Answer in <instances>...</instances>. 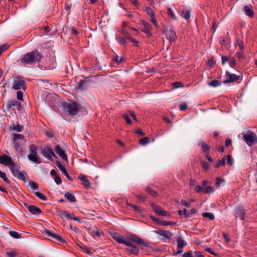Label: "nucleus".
Returning a JSON list of instances; mask_svg holds the SVG:
<instances>
[{"label": "nucleus", "instance_id": "f257e3e1", "mask_svg": "<svg viewBox=\"0 0 257 257\" xmlns=\"http://www.w3.org/2000/svg\"><path fill=\"white\" fill-rule=\"evenodd\" d=\"M0 164L8 166L15 177L20 180L26 181V179L28 178L27 174L24 171H21L10 156L7 155H0Z\"/></svg>", "mask_w": 257, "mask_h": 257}, {"label": "nucleus", "instance_id": "f03ea898", "mask_svg": "<svg viewBox=\"0 0 257 257\" xmlns=\"http://www.w3.org/2000/svg\"><path fill=\"white\" fill-rule=\"evenodd\" d=\"M42 54L38 50H35L27 53L21 59V62L25 65H32L41 61Z\"/></svg>", "mask_w": 257, "mask_h": 257}, {"label": "nucleus", "instance_id": "7ed1b4c3", "mask_svg": "<svg viewBox=\"0 0 257 257\" xmlns=\"http://www.w3.org/2000/svg\"><path fill=\"white\" fill-rule=\"evenodd\" d=\"M63 107L64 110L67 111L69 115L74 116L77 114L81 108V105L77 102L71 101L64 103Z\"/></svg>", "mask_w": 257, "mask_h": 257}, {"label": "nucleus", "instance_id": "20e7f679", "mask_svg": "<svg viewBox=\"0 0 257 257\" xmlns=\"http://www.w3.org/2000/svg\"><path fill=\"white\" fill-rule=\"evenodd\" d=\"M13 141L15 145L16 150L18 152L22 153L23 149L21 146L25 145L26 143V140L24 136L19 134H14Z\"/></svg>", "mask_w": 257, "mask_h": 257}, {"label": "nucleus", "instance_id": "39448f33", "mask_svg": "<svg viewBox=\"0 0 257 257\" xmlns=\"http://www.w3.org/2000/svg\"><path fill=\"white\" fill-rule=\"evenodd\" d=\"M243 139L249 146H252L257 143V136L253 132L245 134L243 136Z\"/></svg>", "mask_w": 257, "mask_h": 257}, {"label": "nucleus", "instance_id": "423d86ee", "mask_svg": "<svg viewBox=\"0 0 257 257\" xmlns=\"http://www.w3.org/2000/svg\"><path fill=\"white\" fill-rule=\"evenodd\" d=\"M26 83L23 77H17L13 82V88L15 90L23 89L25 90L26 89Z\"/></svg>", "mask_w": 257, "mask_h": 257}, {"label": "nucleus", "instance_id": "0eeeda50", "mask_svg": "<svg viewBox=\"0 0 257 257\" xmlns=\"http://www.w3.org/2000/svg\"><path fill=\"white\" fill-rule=\"evenodd\" d=\"M154 232L159 235L162 236L163 237L160 239L164 242H169L173 236V234L169 230H165L163 229L156 230Z\"/></svg>", "mask_w": 257, "mask_h": 257}, {"label": "nucleus", "instance_id": "6e6552de", "mask_svg": "<svg viewBox=\"0 0 257 257\" xmlns=\"http://www.w3.org/2000/svg\"><path fill=\"white\" fill-rule=\"evenodd\" d=\"M42 155L47 159L52 161V157L58 159V157L54 154L52 149L46 146L41 149Z\"/></svg>", "mask_w": 257, "mask_h": 257}, {"label": "nucleus", "instance_id": "1a4fd4ad", "mask_svg": "<svg viewBox=\"0 0 257 257\" xmlns=\"http://www.w3.org/2000/svg\"><path fill=\"white\" fill-rule=\"evenodd\" d=\"M15 106L17 107L18 110L22 108L21 103L16 100H9L6 104V108L8 111L13 110L15 109Z\"/></svg>", "mask_w": 257, "mask_h": 257}, {"label": "nucleus", "instance_id": "9d476101", "mask_svg": "<svg viewBox=\"0 0 257 257\" xmlns=\"http://www.w3.org/2000/svg\"><path fill=\"white\" fill-rule=\"evenodd\" d=\"M226 79L223 81L224 84L234 83L238 81L239 79V76L230 72L226 71L225 73Z\"/></svg>", "mask_w": 257, "mask_h": 257}, {"label": "nucleus", "instance_id": "9b49d317", "mask_svg": "<svg viewBox=\"0 0 257 257\" xmlns=\"http://www.w3.org/2000/svg\"><path fill=\"white\" fill-rule=\"evenodd\" d=\"M44 233L47 236L52 237L56 241H59L61 243L65 242V239L63 238L59 234L54 232L53 231L50 230L48 229H45L44 230Z\"/></svg>", "mask_w": 257, "mask_h": 257}, {"label": "nucleus", "instance_id": "f8f14e48", "mask_svg": "<svg viewBox=\"0 0 257 257\" xmlns=\"http://www.w3.org/2000/svg\"><path fill=\"white\" fill-rule=\"evenodd\" d=\"M151 206L155 212L160 216H168L170 215L169 212L163 210L161 207L155 204L152 203Z\"/></svg>", "mask_w": 257, "mask_h": 257}, {"label": "nucleus", "instance_id": "ddd939ff", "mask_svg": "<svg viewBox=\"0 0 257 257\" xmlns=\"http://www.w3.org/2000/svg\"><path fill=\"white\" fill-rule=\"evenodd\" d=\"M151 206L155 212L160 216H168L170 215L169 212L163 210L161 207L155 204L152 203Z\"/></svg>", "mask_w": 257, "mask_h": 257}, {"label": "nucleus", "instance_id": "4468645a", "mask_svg": "<svg viewBox=\"0 0 257 257\" xmlns=\"http://www.w3.org/2000/svg\"><path fill=\"white\" fill-rule=\"evenodd\" d=\"M166 38L169 40L170 42L175 41L176 39L175 32L172 28H167L164 31Z\"/></svg>", "mask_w": 257, "mask_h": 257}, {"label": "nucleus", "instance_id": "2eb2a0df", "mask_svg": "<svg viewBox=\"0 0 257 257\" xmlns=\"http://www.w3.org/2000/svg\"><path fill=\"white\" fill-rule=\"evenodd\" d=\"M234 212L236 217H239V218L243 220L244 219V216L246 212L243 206H238L234 209Z\"/></svg>", "mask_w": 257, "mask_h": 257}, {"label": "nucleus", "instance_id": "dca6fc26", "mask_svg": "<svg viewBox=\"0 0 257 257\" xmlns=\"http://www.w3.org/2000/svg\"><path fill=\"white\" fill-rule=\"evenodd\" d=\"M60 216L61 217L65 216L67 218L77 221L79 223L82 222V220L79 218L75 217L73 213H69L66 211H61Z\"/></svg>", "mask_w": 257, "mask_h": 257}, {"label": "nucleus", "instance_id": "f3484780", "mask_svg": "<svg viewBox=\"0 0 257 257\" xmlns=\"http://www.w3.org/2000/svg\"><path fill=\"white\" fill-rule=\"evenodd\" d=\"M24 205H25V207L28 209V211L30 212H31L32 214H39L42 212L41 209L35 205H29L27 203H25L24 204Z\"/></svg>", "mask_w": 257, "mask_h": 257}, {"label": "nucleus", "instance_id": "a211bd4d", "mask_svg": "<svg viewBox=\"0 0 257 257\" xmlns=\"http://www.w3.org/2000/svg\"><path fill=\"white\" fill-rule=\"evenodd\" d=\"M141 24V26H143L142 31L145 33L148 36H151L152 35L151 33V30L152 29L151 26L145 21H142Z\"/></svg>", "mask_w": 257, "mask_h": 257}, {"label": "nucleus", "instance_id": "6ab92c4d", "mask_svg": "<svg viewBox=\"0 0 257 257\" xmlns=\"http://www.w3.org/2000/svg\"><path fill=\"white\" fill-rule=\"evenodd\" d=\"M131 240L139 244H142L145 247H149V244L147 242L145 241L143 239L137 235H134L131 236Z\"/></svg>", "mask_w": 257, "mask_h": 257}, {"label": "nucleus", "instance_id": "aec40b11", "mask_svg": "<svg viewBox=\"0 0 257 257\" xmlns=\"http://www.w3.org/2000/svg\"><path fill=\"white\" fill-rule=\"evenodd\" d=\"M243 11L246 16L251 18H253L254 16V13L252 9V6L250 5L245 6L243 8Z\"/></svg>", "mask_w": 257, "mask_h": 257}, {"label": "nucleus", "instance_id": "412c9836", "mask_svg": "<svg viewBox=\"0 0 257 257\" xmlns=\"http://www.w3.org/2000/svg\"><path fill=\"white\" fill-rule=\"evenodd\" d=\"M55 151L60 156V158H61L63 160L67 161V156L64 150H62L59 145H57L55 147Z\"/></svg>", "mask_w": 257, "mask_h": 257}, {"label": "nucleus", "instance_id": "4be33fe9", "mask_svg": "<svg viewBox=\"0 0 257 257\" xmlns=\"http://www.w3.org/2000/svg\"><path fill=\"white\" fill-rule=\"evenodd\" d=\"M56 164L57 166L59 168V169L61 171V172L63 173V174L70 181H72V178L68 174L66 168L62 164L60 161H57L56 162Z\"/></svg>", "mask_w": 257, "mask_h": 257}, {"label": "nucleus", "instance_id": "5701e85b", "mask_svg": "<svg viewBox=\"0 0 257 257\" xmlns=\"http://www.w3.org/2000/svg\"><path fill=\"white\" fill-rule=\"evenodd\" d=\"M78 178L82 181V185L85 188L88 189L90 187V183L85 175H80L78 176Z\"/></svg>", "mask_w": 257, "mask_h": 257}, {"label": "nucleus", "instance_id": "b1692460", "mask_svg": "<svg viewBox=\"0 0 257 257\" xmlns=\"http://www.w3.org/2000/svg\"><path fill=\"white\" fill-rule=\"evenodd\" d=\"M28 158L29 160L36 164H40L41 163V161L39 158L38 154L35 155L29 154Z\"/></svg>", "mask_w": 257, "mask_h": 257}, {"label": "nucleus", "instance_id": "393cba45", "mask_svg": "<svg viewBox=\"0 0 257 257\" xmlns=\"http://www.w3.org/2000/svg\"><path fill=\"white\" fill-rule=\"evenodd\" d=\"M126 251L131 254L137 255L139 252V248L137 246L134 245L131 247L126 248Z\"/></svg>", "mask_w": 257, "mask_h": 257}, {"label": "nucleus", "instance_id": "a878e982", "mask_svg": "<svg viewBox=\"0 0 257 257\" xmlns=\"http://www.w3.org/2000/svg\"><path fill=\"white\" fill-rule=\"evenodd\" d=\"M199 145L201 147L203 152L205 153L209 152L210 149V146L204 142H200Z\"/></svg>", "mask_w": 257, "mask_h": 257}, {"label": "nucleus", "instance_id": "bb28decb", "mask_svg": "<svg viewBox=\"0 0 257 257\" xmlns=\"http://www.w3.org/2000/svg\"><path fill=\"white\" fill-rule=\"evenodd\" d=\"M225 164V158H223L221 160H217L214 164V167L216 168H218L220 167L223 166Z\"/></svg>", "mask_w": 257, "mask_h": 257}, {"label": "nucleus", "instance_id": "cd10ccee", "mask_svg": "<svg viewBox=\"0 0 257 257\" xmlns=\"http://www.w3.org/2000/svg\"><path fill=\"white\" fill-rule=\"evenodd\" d=\"M64 196L71 202H75L76 201L74 195L70 192H66Z\"/></svg>", "mask_w": 257, "mask_h": 257}, {"label": "nucleus", "instance_id": "c85d7f7f", "mask_svg": "<svg viewBox=\"0 0 257 257\" xmlns=\"http://www.w3.org/2000/svg\"><path fill=\"white\" fill-rule=\"evenodd\" d=\"M177 247L179 249H182L186 245V242L181 237H178L177 239Z\"/></svg>", "mask_w": 257, "mask_h": 257}, {"label": "nucleus", "instance_id": "c756f323", "mask_svg": "<svg viewBox=\"0 0 257 257\" xmlns=\"http://www.w3.org/2000/svg\"><path fill=\"white\" fill-rule=\"evenodd\" d=\"M145 191L147 192L148 194L152 195L153 196H156L158 195V193L153 190L151 187L149 186H147L145 189Z\"/></svg>", "mask_w": 257, "mask_h": 257}, {"label": "nucleus", "instance_id": "7c9ffc66", "mask_svg": "<svg viewBox=\"0 0 257 257\" xmlns=\"http://www.w3.org/2000/svg\"><path fill=\"white\" fill-rule=\"evenodd\" d=\"M91 234L92 236H96L100 237L102 234V232H100L97 227H94L93 229L91 231Z\"/></svg>", "mask_w": 257, "mask_h": 257}, {"label": "nucleus", "instance_id": "2f4dec72", "mask_svg": "<svg viewBox=\"0 0 257 257\" xmlns=\"http://www.w3.org/2000/svg\"><path fill=\"white\" fill-rule=\"evenodd\" d=\"M29 154L35 155L37 153V147L36 145L31 144L29 146Z\"/></svg>", "mask_w": 257, "mask_h": 257}, {"label": "nucleus", "instance_id": "473e14b6", "mask_svg": "<svg viewBox=\"0 0 257 257\" xmlns=\"http://www.w3.org/2000/svg\"><path fill=\"white\" fill-rule=\"evenodd\" d=\"M126 204L127 206L132 207L134 209V210L138 213H140L142 211V208L140 206L134 205L128 202H126Z\"/></svg>", "mask_w": 257, "mask_h": 257}, {"label": "nucleus", "instance_id": "72a5a7b5", "mask_svg": "<svg viewBox=\"0 0 257 257\" xmlns=\"http://www.w3.org/2000/svg\"><path fill=\"white\" fill-rule=\"evenodd\" d=\"M221 84V82L217 80H213L208 83L209 86L213 87L219 86Z\"/></svg>", "mask_w": 257, "mask_h": 257}, {"label": "nucleus", "instance_id": "f704fd0d", "mask_svg": "<svg viewBox=\"0 0 257 257\" xmlns=\"http://www.w3.org/2000/svg\"><path fill=\"white\" fill-rule=\"evenodd\" d=\"M34 194L38 197L40 199L43 200V201H46L47 200V197L46 196L44 195L43 193L38 191L35 192L34 193Z\"/></svg>", "mask_w": 257, "mask_h": 257}, {"label": "nucleus", "instance_id": "c9c22d12", "mask_svg": "<svg viewBox=\"0 0 257 257\" xmlns=\"http://www.w3.org/2000/svg\"><path fill=\"white\" fill-rule=\"evenodd\" d=\"M0 177L2 178L3 180L8 184H11V181L7 177L6 174L5 172L0 171Z\"/></svg>", "mask_w": 257, "mask_h": 257}, {"label": "nucleus", "instance_id": "e433bc0d", "mask_svg": "<svg viewBox=\"0 0 257 257\" xmlns=\"http://www.w3.org/2000/svg\"><path fill=\"white\" fill-rule=\"evenodd\" d=\"M9 234L14 238L19 239L21 238V235L15 231H9Z\"/></svg>", "mask_w": 257, "mask_h": 257}, {"label": "nucleus", "instance_id": "4c0bfd02", "mask_svg": "<svg viewBox=\"0 0 257 257\" xmlns=\"http://www.w3.org/2000/svg\"><path fill=\"white\" fill-rule=\"evenodd\" d=\"M215 191L214 187L211 186H208L204 188L203 192L205 193H213Z\"/></svg>", "mask_w": 257, "mask_h": 257}, {"label": "nucleus", "instance_id": "58836bf2", "mask_svg": "<svg viewBox=\"0 0 257 257\" xmlns=\"http://www.w3.org/2000/svg\"><path fill=\"white\" fill-rule=\"evenodd\" d=\"M113 238L116 241H117L119 243L123 244L125 240L123 239V237L122 236L118 235L113 236Z\"/></svg>", "mask_w": 257, "mask_h": 257}, {"label": "nucleus", "instance_id": "ea45409f", "mask_svg": "<svg viewBox=\"0 0 257 257\" xmlns=\"http://www.w3.org/2000/svg\"><path fill=\"white\" fill-rule=\"evenodd\" d=\"M182 17L185 19L188 20L190 17V12L188 10H184L182 13Z\"/></svg>", "mask_w": 257, "mask_h": 257}, {"label": "nucleus", "instance_id": "a19ab883", "mask_svg": "<svg viewBox=\"0 0 257 257\" xmlns=\"http://www.w3.org/2000/svg\"><path fill=\"white\" fill-rule=\"evenodd\" d=\"M202 215L203 217L209 218L210 220H213L215 218L214 214L211 212H204Z\"/></svg>", "mask_w": 257, "mask_h": 257}, {"label": "nucleus", "instance_id": "79ce46f5", "mask_svg": "<svg viewBox=\"0 0 257 257\" xmlns=\"http://www.w3.org/2000/svg\"><path fill=\"white\" fill-rule=\"evenodd\" d=\"M116 40L119 43H120L121 44L123 45L124 46H126L127 44L126 39L124 38L120 37H117Z\"/></svg>", "mask_w": 257, "mask_h": 257}, {"label": "nucleus", "instance_id": "37998d69", "mask_svg": "<svg viewBox=\"0 0 257 257\" xmlns=\"http://www.w3.org/2000/svg\"><path fill=\"white\" fill-rule=\"evenodd\" d=\"M122 35L125 37L124 38L127 40H129L131 38V35L130 33L127 32L126 30L123 29L121 31Z\"/></svg>", "mask_w": 257, "mask_h": 257}, {"label": "nucleus", "instance_id": "c03bdc74", "mask_svg": "<svg viewBox=\"0 0 257 257\" xmlns=\"http://www.w3.org/2000/svg\"><path fill=\"white\" fill-rule=\"evenodd\" d=\"M201 165L204 170L207 171L209 170L210 165L207 162L205 161H201Z\"/></svg>", "mask_w": 257, "mask_h": 257}, {"label": "nucleus", "instance_id": "a18cd8bd", "mask_svg": "<svg viewBox=\"0 0 257 257\" xmlns=\"http://www.w3.org/2000/svg\"><path fill=\"white\" fill-rule=\"evenodd\" d=\"M236 46L238 47L241 50L243 51L244 49V45L242 41L240 40L239 39H237Z\"/></svg>", "mask_w": 257, "mask_h": 257}, {"label": "nucleus", "instance_id": "49530a36", "mask_svg": "<svg viewBox=\"0 0 257 257\" xmlns=\"http://www.w3.org/2000/svg\"><path fill=\"white\" fill-rule=\"evenodd\" d=\"M29 184L31 188L33 190H37L39 188L38 184L35 182L30 181Z\"/></svg>", "mask_w": 257, "mask_h": 257}, {"label": "nucleus", "instance_id": "de8ad7c7", "mask_svg": "<svg viewBox=\"0 0 257 257\" xmlns=\"http://www.w3.org/2000/svg\"><path fill=\"white\" fill-rule=\"evenodd\" d=\"M176 224V222H171L168 221H162L160 222V225L162 226H167V225H175Z\"/></svg>", "mask_w": 257, "mask_h": 257}, {"label": "nucleus", "instance_id": "09e8293b", "mask_svg": "<svg viewBox=\"0 0 257 257\" xmlns=\"http://www.w3.org/2000/svg\"><path fill=\"white\" fill-rule=\"evenodd\" d=\"M140 144L142 145H146L149 143V139L148 137H144L139 140Z\"/></svg>", "mask_w": 257, "mask_h": 257}, {"label": "nucleus", "instance_id": "8fccbe9b", "mask_svg": "<svg viewBox=\"0 0 257 257\" xmlns=\"http://www.w3.org/2000/svg\"><path fill=\"white\" fill-rule=\"evenodd\" d=\"M23 126L20 125L19 123H17L16 125H13L12 129L14 131L20 132H21V131L23 129Z\"/></svg>", "mask_w": 257, "mask_h": 257}, {"label": "nucleus", "instance_id": "3c124183", "mask_svg": "<svg viewBox=\"0 0 257 257\" xmlns=\"http://www.w3.org/2000/svg\"><path fill=\"white\" fill-rule=\"evenodd\" d=\"M178 213L180 216L184 215L186 217H188L189 216V213L188 212L187 210L186 209H184L182 210H178Z\"/></svg>", "mask_w": 257, "mask_h": 257}, {"label": "nucleus", "instance_id": "603ef678", "mask_svg": "<svg viewBox=\"0 0 257 257\" xmlns=\"http://www.w3.org/2000/svg\"><path fill=\"white\" fill-rule=\"evenodd\" d=\"M146 12L150 17L155 16V13L150 7H147L146 9Z\"/></svg>", "mask_w": 257, "mask_h": 257}, {"label": "nucleus", "instance_id": "864d4df0", "mask_svg": "<svg viewBox=\"0 0 257 257\" xmlns=\"http://www.w3.org/2000/svg\"><path fill=\"white\" fill-rule=\"evenodd\" d=\"M167 14L173 19L176 20V17L175 16V14H174L173 11L171 10V8H168L167 9Z\"/></svg>", "mask_w": 257, "mask_h": 257}, {"label": "nucleus", "instance_id": "5fc2aeb1", "mask_svg": "<svg viewBox=\"0 0 257 257\" xmlns=\"http://www.w3.org/2000/svg\"><path fill=\"white\" fill-rule=\"evenodd\" d=\"M113 61L116 62L118 64H120L123 60V57H119L118 56H116L112 59Z\"/></svg>", "mask_w": 257, "mask_h": 257}, {"label": "nucleus", "instance_id": "6e6d98bb", "mask_svg": "<svg viewBox=\"0 0 257 257\" xmlns=\"http://www.w3.org/2000/svg\"><path fill=\"white\" fill-rule=\"evenodd\" d=\"M224 182V180L222 179L220 177H217L216 178V182L215 183V185L217 187H219L221 183H223Z\"/></svg>", "mask_w": 257, "mask_h": 257}, {"label": "nucleus", "instance_id": "4d7b16f0", "mask_svg": "<svg viewBox=\"0 0 257 257\" xmlns=\"http://www.w3.org/2000/svg\"><path fill=\"white\" fill-rule=\"evenodd\" d=\"M228 62H229L230 67L232 68H234V67L236 64V61L235 60V59L233 57L229 58Z\"/></svg>", "mask_w": 257, "mask_h": 257}, {"label": "nucleus", "instance_id": "13d9d810", "mask_svg": "<svg viewBox=\"0 0 257 257\" xmlns=\"http://www.w3.org/2000/svg\"><path fill=\"white\" fill-rule=\"evenodd\" d=\"M17 98L20 100H23V93L21 91H17Z\"/></svg>", "mask_w": 257, "mask_h": 257}, {"label": "nucleus", "instance_id": "bf43d9fd", "mask_svg": "<svg viewBox=\"0 0 257 257\" xmlns=\"http://www.w3.org/2000/svg\"><path fill=\"white\" fill-rule=\"evenodd\" d=\"M227 158V163L230 166H231L233 164V161L232 160L231 156L229 155H227L226 156Z\"/></svg>", "mask_w": 257, "mask_h": 257}, {"label": "nucleus", "instance_id": "052dcab7", "mask_svg": "<svg viewBox=\"0 0 257 257\" xmlns=\"http://www.w3.org/2000/svg\"><path fill=\"white\" fill-rule=\"evenodd\" d=\"M54 181L56 182V183L58 185H59L62 183L61 178L58 175H57L54 177Z\"/></svg>", "mask_w": 257, "mask_h": 257}, {"label": "nucleus", "instance_id": "680f3d73", "mask_svg": "<svg viewBox=\"0 0 257 257\" xmlns=\"http://www.w3.org/2000/svg\"><path fill=\"white\" fill-rule=\"evenodd\" d=\"M203 190H204V188L201 186L198 185L195 187V190L197 193H200L202 191H203Z\"/></svg>", "mask_w": 257, "mask_h": 257}, {"label": "nucleus", "instance_id": "e2e57ef3", "mask_svg": "<svg viewBox=\"0 0 257 257\" xmlns=\"http://www.w3.org/2000/svg\"><path fill=\"white\" fill-rule=\"evenodd\" d=\"M69 229L73 230L74 232L77 233L79 231V229L76 226H73L72 225L70 224L69 226Z\"/></svg>", "mask_w": 257, "mask_h": 257}, {"label": "nucleus", "instance_id": "0e129e2a", "mask_svg": "<svg viewBox=\"0 0 257 257\" xmlns=\"http://www.w3.org/2000/svg\"><path fill=\"white\" fill-rule=\"evenodd\" d=\"M182 257H193L192 251L190 250L186 252L183 254Z\"/></svg>", "mask_w": 257, "mask_h": 257}, {"label": "nucleus", "instance_id": "69168bd1", "mask_svg": "<svg viewBox=\"0 0 257 257\" xmlns=\"http://www.w3.org/2000/svg\"><path fill=\"white\" fill-rule=\"evenodd\" d=\"M6 254L9 257H15L16 255V253L14 250H11V251L7 252Z\"/></svg>", "mask_w": 257, "mask_h": 257}, {"label": "nucleus", "instance_id": "338daca9", "mask_svg": "<svg viewBox=\"0 0 257 257\" xmlns=\"http://www.w3.org/2000/svg\"><path fill=\"white\" fill-rule=\"evenodd\" d=\"M187 108V105L185 103H182L180 104V110H182V111H184V110H186Z\"/></svg>", "mask_w": 257, "mask_h": 257}, {"label": "nucleus", "instance_id": "774afa93", "mask_svg": "<svg viewBox=\"0 0 257 257\" xmlns=\"http://www.w3.org/2000/svg\"><path fill=\"white\" fill-rule=\"evenodd\" d=\"M193 257H204L200 251H197L194 252V256Z\"/></svg>", "mask_w": 257, "mask_h": 257}]
</instances>
